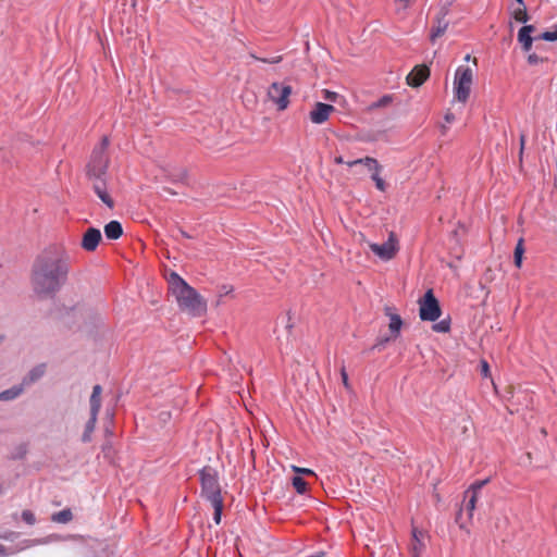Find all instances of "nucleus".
I'll list each match as a JSON object with an SVG mask.
<instances>
[{
    "label": "nucleus",
    "instance_id": "1",
    "mask_svg": "<svg viewBox=\"0 0 557 557\" xmlns=\"http://www.w3.org/2000/svg\"><path fill=\"white\" fill-rule=\"evenodd\" d=\"M71 269L72 256L66 247L62 244L49 245L33 262V292L40 298H54L67 283Z\"/></svg>",
    "mask_w": 557,
    "mask_h": 557
},
{
    "label": "nucleus",
    "instance_id": "2",
    "mask_svg": "<svg viewBox=\"0 0 557 557\" xmlns=\"http://www.w3.org/2000/svg\"><path fill=\"white\" fill-rule=\"evenodd\" d=\"M169 289L175 297L178 308L193 317H201L207 311L206 299L181 275L172 272L168 280Z\"/></svg>",
    "mask_w": 557,
    "mask_h": 557
},
{
    "label": "nucleus",
    "instance_id": "3",
    "mask_svg": "<svg viewBox=\"0 0 557 557\" xmlns=\"http://www.w3.org/2000/svg\"><path fill=\"white\" fill-rule=\"evenodd\" d=\"M109 145V137L103 136L100 143L92 149L86 171L88 178H99L107 176L110 164V158L107 152Z\"/></svg>",
    "mask_w": 557,
    "mask_h": 557
},
{
    "label": "nucleus",
    "instance_id": "4",
    "mask_svg": "<svg viewBox=\"0 0 557 557\" xmlns=\"http://www.w3.org/2000/svg\"><path fill=\"white\" fill-rule=\"evenodd\" d=\"M201 496L209 502L223 499L219 483L218 472L214 468L207 466L199 471Z\"/></svg>",
    "mask_w": 557,
    "mask_h": 557
},
{
    "label": "nucleus",
    "instance_id": "5",
    "mask_svg": "<svg viewBox=\"0 0 557 557\" xmlns=\"http://www.w3.org/2000/svg\"><path fill=\"white\" fill-rule=\"evenodd\" d=\"M473 75L469 66L460 65L455 72L454 78V94L459 102H467L470 96Z\"/></svg>",
    "mask_w": 557,
    "mask_h": 557
},
{
    "label": "nucleus",
    "instance_id": "6",
    "mask_svg": "<svg viewBox=\"0 0 557 557\" xmlns=\"http://www.w3.org/2000/svg\"><path fill=\"white\" fill-rule=\"evenodd\" d=\"M442 314L440 301L435 297L433 289H428L422 298L419 299V317L422 321L435 322Z\"/></svg>",
    "mask_w": 557,
    "mask_h": 557
},
{
    "label": "nucleus",
    "instance_id": "7",
    "mask_svg": "<svg viewBox=\"0 0 557 557\" xmlns=\"http://www.w3.org/2000/svg\"><path fill=\"white\" fill-rule=\"evenodd\" d=\"M292 91V86L274 82L268 89V97L276 106L277 110L284 111L289 104Z\"/></svg>",
    "mask_w": 557,
    "mask_h": 557
},
{
    "label": "nucleus",
    "instance_id": "8",
    "mask_svg": "<svg viewBox=\"0 0 557 557\" xmlns=\"http://www.w3.org/2000/svg\"><path fill=\"white\" fill-rule=\"evenodd\" d=\"M370 249L383 260H391L397 252L396 240L393 235L383 244H371Z\"/></svg>",
    "mask_w": 557,
    "mask_h": 557
},
{
    "label": "nucleus",
    "instance_id": "9",
    "mask_svg": "<svg viewBox=\"0 0 557 557\" xmlns=\"http://www.w3.org/2000/svg\"><path fill=\"white\" fill-rule=\"evenodd\" d=\"M447 9H441L434 18L433 26L430 32V40L434 44L436 39L445 34L449 26L446 20Z\"/></svg>",
    "mask_w": 557,
    "mask_h": 557
},
{
    "label": "nucleus",
    "instance_id": "10",
    "mask_svg": "<svg viewBox=\"0 0 557 557\" xmlns=\"http://www.w3.org/2000/svg\"><path fill=\"white\" fill-rule=\"evenodd\" d=\"M92 182V189L99 199L110 209L114 207V201L107 189V176L99 178H88Z\"/></svg>",
    "mask_w": 557,
    "mask_h": 557
},
{
    "label": "nucleus",
    "instance_id": "11",
    "mask_svg": "<svg viewBox=\"0 0 557 557\" xmlns=\"http://www.w3.org/2000/svg\"><path fill=\"white\" fill-rule=\"evenodd\" d=\"M335 111L332 104L324 102H317L310 111V121L314 124H323L330 117V114Z\"/></svg>",
    "mask_w": 557,
    "mask_h": 557
},
{
    "label": "nucleus",
    "instance_id": "12",
    "mask_svg": "<svg viewBox=\"0 0 557 557\" xmlns=\"http://www.w3.org/2000/svg\"><path fill=\"white\" fill-rule=\"evenodd\" d=\"M101 238L102 236L99 228L89 227L83 234L81 247L88 252L95 251L99 246Z\"/></svg>",
    "mask_w": 557,
    "mask_h": 557
},
{
    "label": "nucleus",
    "instance_id": "13",
    "mask_svg": "<svg viewBox=\"0 0 557 557\" xmlns=\"http://www.w3.org/2000/svg\"><path fill=\"white\" fill-rule=\"evenodd\" d=\"M430 76V69L424 65H416L407 75V84L411 87L421 86Z\"/></svg>",
    "mask_w": 557,
    "mask_h": 557
},
{
    "label": "nucleus",
    "instance_id": "14",
    "mask_svg": "<svg viewBox=\"0 0 557 557\" xmlns=\"http://www.w3.org/2000/svg\"><path fill=\"white\" fill-rule=\"evenodd\" d=\"M384 313L389 318L388 329L391 337L397 339L400 336L401 326L404 324L401 317L394 312V309L389 306L384 307Z\"/></svg>",
    "mask_w": 557,
    "mask_h": 557
},
{
    "label": "nucleus",
    "instance_id": "15",
    "mask_svg": "<svg viewBox=\"0 0 557 557\" xmlns=\"http://www.w3.org/2000/svg\"><path fill=\"white\" fill-rule=\"evenodd\" d=\"M535 30L534 25H524L518 32V41L521 44L522 50L529 52L532 49L533 40L537 37H532V33Z\"/></svg>",
    "mask_w": 557,
    "mask_h": 557
},
{
    "label": "nucleus",
    "instance_id": "16",
    "mask_svg": "<svg viewBox=\"0 0 557 557\" xmlns=\"http://www.w3.org/2000/svg\"><path fill=\"white\" fill-rule=\"evenodd\" d=\"M411 533H412L411 555H412V557H421V555L425 548V544L422 542V539L424 537V532L417 528H412Z\"/></svg>",
    "mask_w": 557,
    "mask_h": 557
},
{
    "label": "nucleus",
    "instance_id": "17",
    "mask_svg": "<svg viewBox=\"0 0 557 557\" xmlns=\"http://www.w3.org/2000/svg\"><path fill=\"white\" fill-rule=\"evenodd\" d=\"M46 372V364L40 363L28 371V373L22 379L23 386H28L38 380H40Z\"/></svg>",
    "mask_w": 557,
    "mask_h": 557
},
{
    "label": "nucleus",
    "instance_id": "18",
    "mask_svg": "<svg viewBox=\"0 0 557 557\" xmlns=\"http://www.w3.org/2000/svg\"><path fill=\"white\" fill-rule=\"evenodd\" d=\"M347 165L349 168L357 166V165H363L370 172L371 171H375V172H381L382 171V166L380 165L377 160L372 158V157H364V158H360V159L348 161Z\"/></svg>",
    "mask_w": 557,
    "mask_h": 557
},
{
    "label": "nucleus",
    "instance_id": "19",
    "mask_svg": "<svg viewBox=\"0 0 557 557\" xmlns=\"http://www.w3.org/2000/svg\"><path fill=\"white\" fill-rule=\"evenodd\" d=\"M104 235L108 239H119L123 235L122 224L116 220L110 221L104 225Z\"/></svg>",
    "mask_w": 557,
    "mask_h": 557
},
{
    "label": "nucleus",
    "instance_id": "20",
    "mask_svg": "<svg viewBox=\"0 0 557 557\" xmlns=\"http://www.w3.org/2000/svg\"><path fill=\"white\" fill-rule=\"evenodd\" d=\"M101 393H102L101 385L96 384L92 387V393H91L90 399H89V403H90V413H92V414H98L99 411H100V408H101Z\"/></svg>",
    "mask_w": 557,
    "mask_h": 557
},
{
    "label": "nucleus",
    "instance_id": "21",
    "mask_svg": "<svg viewBox=\"0 0 557 557\" xmlns=\"http://www.w3.org/2000/svg\"><path fill=\"white\" fill-rule=\"evenodd\" d=\"M24 388L25 387L21 383L0 392V401H10L17 398L24 392Z\"/></svg>",
    "mask_w": 557,
    "mask_h": 557
},
{
    "label": "nucleus",
    "instance_id": "22",
    "mask_svg": "<svg viewBox=\"0 0 557 557\" xmlns=\"http://www.w3.org/2000/svg\"><path fill=\"white\" fill-rule=\"evenodd\" d=\"M98 414L90 413L88 421L85 424V430L82 435L83 443H89L91 441V434L95 431Z\"/></svg>",
    "mask_w": 557,
    "mask_h": 557
},
{
    "label": "nucleus",
    "instance_id": "23",
    "mask_svg": "<svg viewBox=\"0 0 557 557\" xmlns=\"http://www.w3.org/2000/svg\"><path fill=\"white\" fill-rule=\"evenodd\" d=\"M510 14L511 17L519 23L525 24L530 20L529 14L527 12V7L521 8L511 5Z\"/></svg>",
    "mask_w": 557,
    "mask_h": 557
},
{
    "label": "nucleus",
    "instance_id": "24",
    "mask_svg": "<svg viewBox=\"0 0 557 557\" xmlns=\"http://www.w3.org/2000/svg\"><path fill=\"white\" fill-rule=\"evenodd\" d=\"M479 494L470 493L469 491L465 492V508L468 512L469 518L472 517L473 510L475 509L476 500H478Z\"/></svg>",
    "mask_w": 557,
    "mask_h": 557
},
{
    "label": "nucleus",
    "instance_id": "25",
    "mask_svg": "<svg viewBox=\"0 0 557 557\" xmlns=\"http://www.w3.org/2000/svg\"><path fill=\"white\" fill-rule=\"evenodd\" d=\"M72 519H73V513L70 508H65L61 511L54 512L51 516V520L53 522L62 523V524L69 523L70 521H72Z\"/></svg>",
    "mask_w": 557,
    "mask_h": 557
},
{
    "label": "nucleus",
    "instance_id": "26",
    "mask_svg": "<svg viewBox=\"0 0 557 557\" xmlns=\"http://www.w3.org/2000/svg\"><path fill=\"white\" fill-rule=\"evenodd\" d=\"M524 253L523 238H520L516 245L513 252V262L517 268H521Z\"/></svg>",
    "mask_w": 557,
    "mask_h": 557
},
{
    "label": "nucleus",
    "instance_id": "27",
    "mask_svg": "<svg viewBox=\"0 0 557 557\" xmlns=\"http://www.w3.org/2000/svg\"><path fill=\"white\" fill-rule=\"evenodd\" d=\"M432 330L437 333H447L450 331V319L446 318L432 325Z\"/></svg>",
    "mask_w": 557,
    "mask_h": 557
},
{
    "label": "nucleus",
    "instance_id": "28",
    "mask_svg": "<svg viewBox=\"0 0 557 557\" xmlns=\"http://www.w3.org/2000/svg\"><path fill=\"white\" fill-rule=\"evenodd\" d=\"M292 484L298 494H305L307 492V482L301 476H294Z\"/></svg>",
    "mask_w": 557,
    "mask_h": 557
},
{
    "label": "nucleus",
    "instance_id": "29",
    "mask_svg": "<svg viewBox=\"0 0 557 557\" xmlns=\"http://www.w3.org/2000/svg\"><path fill=\"white\" fill-rule=\"evenodd\" d=\"M214 512H213V521L219 524L221 522L222 511H223V499L210 502Z\"/></svg>",
    "mask_w": 557,
    "mask_h": 557
},
{
    "label": "nucleus",
    "instance_id": "30",
    "mask_svg": "<svg viewBox=\"0 0 557 557\" xmlns=\"http://www.w3.org/2000/svg\"><path fill=\"white\" fill-rule=\"evenodd\" d=\"M392 100H393V97L391 95H384L376 101L372 102L369 106V109L374 110V109H379V108H384V107L388 106L392 102Z\"/></svg>",
    "mask_w": 557,
    "mask_h": 557
},
{
    "label": "nucleus",
    "instance_id": "31",
    "mask_svg": "<svg viewBox=\"0 0 557 557\" xmlns=\"http://www.w3.org/2000/svg\"><path fill=\"white\" fill-rule=\"evenodd\" d=\"M249 55H250V58H252L256 61H261V62L268 63V64H277L283 60L282 55H275V57H271V58H260V57L256 55L253 52H250Z\"/></svg>",
    "mask_w": 557,
    "mask_h": 557
},
{
    "label": "nucleus",
    "instance_id": "32",
    "mask_svg": "<svg viewBox=\"0 0 557 557\" xmlns=\"http://www.w3.org/2000/svg\"><path fill=\"white\" fill-rule=\"evenodd\" d=\"M537 39H542L545 41H556L557 40V25H554L552 30H547L537 36Z\"/></svg>",
    "mask_w": 557,
    "mask_h": 557
},
{
    "label": "nucleus",
    "instance_id": "33",
    "mask_svg": "<svg viewBox=\"0 0 557 557\" xmlns=\"http://www.w3.org/2000/svg\"><path fill=\"white\" fill-rule=\"evenodd\" d=\"M371 172H372L371 178L375 183V187L381 191H385L386 184H385L384 180L380 176V172H375V171H371Z\"/></svg>",
    "mask_w": 557,
    "mask_h": 557
},
{
    "label": "nucleus",
    "instance_id": "34",
    "mask_svg": "<svg viewBox=\"0 0 557 557\" xmlns=\"http://www.w3.org/2000/svg\"><path fill=\"white\" fill-rule=\"evenodd\" d=\"M488 481L490 479L475 481L469 486L467 491H469L470 493L480 494L481 490L488 483Z\"/></svg>",
    "mask_w": 557,
    "mask_h": 557
},
{
    "label": "nucleus",
    "instance_id": "35",
    "mask_svg": "<svg viewBox=\"0 0 557 557\" xmlns=\"http://www.w3.org/2000/svg\"><path fill=\"white\" fill-rule=\"evenodd\" d=\"M22 520L28 525H34L36 522V518L33 511L25 509L22 511Z\"/></svg>",
    "mask_w": 557,
    "mask_h": 557
},
{
    "label": "nucleus",
    "instance_id": "36",
    "mask_svg": "<svg viewBox=\"0 0 557 557\" xmlns=\"http://www.w3.org/2000/svg\"><path fill=\"white\" fill-rule=\"evenodd\" d=\"M545 61H547L546 58H542V57L537 55L536 53H530L528 55V63L530 65H536V64L545 62Z\"/></svg>",
    "mask_w": 557,
    "mask_h": 557
},
{
    "label": "nucleus",
    "instance_id": "37",
    "mask_svg": "<svg viewBox=\"0 0 557 557\" xmlns=\"http://www.w3.org/2000/svg\"><path fill=\"white\" fill-rule=\"evenodd\" d=\"M391 339H393V338L391 337V335H389V336H386V337H379V338L376 339V343L372 346V348H371V349H372V350H373V349H379V350H381V349H382V348H383V347H384V346H385V345H386Z\"/></svg>",
    "mask_w": 557,
    "mask_h": 557
},
{
    "label": "nucleus",
    "instance_id": "38",
    "mask_svg": "<svg viewBox=\"0 0 557 557\" xmlns=\"http://www.w3.org/2000/svg\"><path fill=\"white\" fill-rule=\"evenodd\" d=\"M293 470L295 472H297V473H300V474H306V475L314 474L313 471L311 469H308V468H299V467L294 466Z\"/></svg>",
    "mask_w": 557,
    "mask_h": 557
},
{
    "label": "nucleus",
    "instance_id": "39",
    "mask_svg": "<svg viewBox=\"0 0 557 557\" xmlns=\"http://www.w3.org/2000/svg\"><path fill=\"white\" fill-rule=\"evenodd\" d=\"M524 145H525V135L521 134L520 135V151H519L520 160L522 159V156H523Z\"/></svg>",
    "mask_w": 557,
    "mask_h": 557
},
{
    "label": "nucleus",
    "instance_id": "40",
    "mask_svg": "<svg viewBox=\"0 0 557 557\" xmlns=\"http://www.w3.org/2000/svg\"><path fill=\"white\" fill-rule=\"evenodd\" d=\"M325 95H324V98L326 100H330V101H335L336 97H337V94L334 92V91H330L327 89L324 90Z\"/></svg>",
    "mask_w": 557,
    "mask_h": 557
},
{
    "label": "nucleus",
    "instance_id": "41",
    "mask_svg": "<svg viewBox=\"0 0 557 557\" xmlns=\"http://www.w3.org/2000/svg\"><path fill=\"white\" fill-rule=\"evenodd\" d=\"M341 374H342V380H343L344 385L348 386V375H347L344 367L342 368Z\"/></svg>",
    "mask_w": 557,
    "mask_h": 557
},
{
    "label": "nucleus",
    "instance_id": "42",
    "mask_svg": "<svg viewBox=\"0 0 557 557\" xmlns=\"http://www.w3.org/2000/svg\"><path fill=\"white\" fill-rule=\"evenodd\" d=\"M334 162L336 164H347L348 161H345L342 156L334 157Z\"/></svg>",
    "mask_w": 557,
    "mask_h": 557
},
{
    "label": "nucleus",
    "instance_id": "43",
    "mask_svg": "<svg viewBox=\"0 0 557 557\" xmlns=\"http://www.w3.org/2000/svg\"><path fill=\"white\" fill-rule=\"evenodd\" d=\"M461 516H462V508L458 511V513H457V516H456V522H457V523H459V527H460L461 529H463V528H465V527H463V524H462V523H460Z\"/></svg>",
    "mask_w": 557,
    "mask_h": 557
},
{
    "label": "nucleus",
    "instance_id": "44",
    "mask_svg": "<svg viewBox=\"0 0 557 557\" xmlns=\"http://www.w3.org/2000/svg\"><path fill=\"white\" fill-rule=\"evenodd\" d=\"M511 5L521 7V8L525 7L523 0H515V3H512Z\"/></svg>",
    "mask_w": 557,
    "mask_h": 557
},
{
    "label": "nucleus",
    "instance_id": "45",
    "mask_svg": "<svg viewBox=\"0 0 557 557\" xmlns=\"http://www.w3.org/2000/svg\"><path fill=\"white\" fill-rule=\"evenodd\" d=\"M180 233L185 238H191V236L187 232H185L183 228H180Z\"/></svg>",
    "mask_w": 557,
    "mask_h": 557
},
{
    "label": "nucleus",
    "instance_id": "46",
    "mask_svg": "<svg viewBox=\"0 0 557 557\" xmlns=\"http://www.w3.org/2000/svg\"><path fill=\"white\" fill-rule=\"evenodd\" d=\"M324 555H325L324 552H318L315 554L310 555L309 557H324Z\"/></svg>",
    "mask_w": 557,
    "mask_h": 557
},
{
    "label": "nucleus",
    "instance_id": "47",
    "mask_svg": "<svg viewBox=\"0 0 557 557\" xmlns=\"http://www.w3.org/2000/svg\"><path fill=\"white\" fill-rule=\"evenodd\" d=\"M483 372L486 373L488 371V364L487 362L483 361L482 363Z\"/></svg>",
    "mask_w": 557,
    "mask_h": 557
},
{
    "label": "nucleus",
    "instance_id": "48",
    "mask_svg": "<svg viewBox=\"0 0 557 557\" xmlns=\"http://www.w3.org/2000/svg\"><path fill=\"white\" fill-rule=\"evenodd\" d=\"M4 552H5V547L2 544H0V555L4 554Z\"/></svg>",
    "mask_w": 557,
    "mask_h": 557
},
{
    "label": "nucleus",
    "instance_id": "49",
    "mask_svg": "<svg viewBox=\"0 0 557 557\" xmlns=\"http://www.w3.org/2000/svg\"><path fill=\"white\" fill-rule=\"evenodd\" d=\"M289 321H290V318H288V324H287V329H289V330H290V329L293 327V324H292V323H289Z\"/></svg>",
    "mask_w": 557,
    "mask_h": 557
},
{
    "label": "nucleus",
    "instance_id": "50",
    "mask_svg": "<svg viewBox=\"0 0 557 557\" xmlns=\"http://www.w3.org/2000/svg\"><path fill=\"white\" fill-rule=\"evenodd\" d=\"M2 493V486L0 485V494Z\"/></svg>",
    "mask_w": 557,
    "mask_h": 557
}]
</instances>
